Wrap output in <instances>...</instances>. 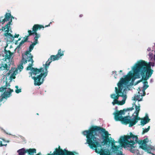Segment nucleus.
<instances>
[{"label": "nucleus", "mask_w": 155, "mask_h": 155, "mask_svg": "<svg viewBox=\"0 0 155 155\" xmlns=\"http://www.w3.org/2000/svg\"><path fill=\"white\" fill-rule=\"evenodd\" d=\"M82 134L87 138L85 144H88L91 148L100 155H123L120 147L115 145L117 142L109 137L110 134L104 129L95 126L84 131Z\"/></svg>", "instance_id": "nucleus-1"}, {"label": "nucleus", "mask_w": 155, "mask_h": 155, "mask_svg": "<svg viewBox=\"0 0 155 155\" xmlns=\"http://www.w3.org/2000/svg\"><path fill=\"white\" fill-rule=\"evenodd\" d=\"M148 55V64L144 61L140 60L135 64L133 68L136 74V78H140L141 75L142 79L144 81H147L151 77L153 70L151 69V66H154L155 64V54L153 56V53L150 52Z\"/></svg>", "instance_id": "nucleus-2"}, {"label": "nucleus", "mask_w": 155, "mask_h": 155, "mask_svg": "<svg viewBox=\"0 0 155 155\" xmlns=\"http://www.w3.org/2000/svg\"><path fill=\"white\" fill-rule=\"evenodd\" d=\"M130 81L125 80L124 78H121L120 81L117 84L118 87H115L116 94L110 95V97L114 99L112 103L113 105L116 104L122 105L125 103L127 98L126 94L127 90H130L132 86L133 85L132 83H129Z\"/></svg>", "instance_id": "nucleus-3"}, {"label": "nucleus", "mask_w": 155, "mask_h": 155, "mask_svg": "<svg viewBox=\"0 0 155 155\" xmlns=\"http://www.w3.org/2000/svg\"><path fill=\"white\" fill-rule=\"evenodd\" d=\"M52 61H50L49 59L45 64V72L44 69L41 68L40 69L35 68L33 67L31 68L30 70L31 72L29 74L30 75L29 77H31L32 79L34 80V85L35 86H39L42 84L44 81V78L47 75L48 68Z\"/></svg>", "instance_id": "nucleus-4"}, {"label": "nucleus", "mask_w": 155, "mask_h": 155, "mask_svg": "<svg viewBox=\"0 0 155 155\" xmlns=\"http://www.w3.org/2000/svg\"><path fill=\"white\" fill-rule=\"evenodd\" d=\"M130 135L127 136L125 137H121L118 140V142L121 144L127 142L130 143H133L134 142H138L140 145V147L147 151L148 153H151L153 155L152 153L153 151V147L151 146L147 145V143L148 142L147 139L138 140L137 136L133 135L132 133H130Z\"/></svg>", "instance_id": "nucleus-5"}, {"label": "nucleus", "mask_w": 155, "mask_h": 155, "mask_svg": "<svg viewBox=\"0 0 155 155\" xmlns=\"http://www.w3.org/2000/svg\"><path fill=\"white\" fill-rule=\"evenodd\" d=\"M35 45L32 44L22 54V59L21 62L18 65V68L21 71L23 68V64H25L28 62H29L28 66L27 67V70H29L33 66L34 61L33 59V56L30 52L33 50Z\"/></svg>", "instance_id": "nucleus-6"}, {"label": "nucleus", "mask_w": 155, "mask_h": 155, "mask_svg": "<svg viewBox=\"0 0 155 155\" xmlns=\"http://www.w3.org/2000/svg\"><path fill=\"white\" fill-rule=\"evenodd\" d=\"M135 107V110L132 116H127V124H129V127H132L135 125L138 120L140 119V118L138 117V114L140 110V106L139 104L137 106L134 104Z\"/></svg>", "instance_id": "nucleus-7"}, {"label": "nucleus", "mask_w": 155, "mask_h": 155, "mask_svg": "<svg viewBox=\"0 0 155 155\" xmlns=\"http://www.w3.org/2000/svg\"><path fill=\"white\" fill-rule=\"evenodd\" d=\"M134 109V108L132 107L127 108L123 110H120L119 112L117 111V107H116L115 108V112L113 113V114L114 115V118L116 121H121L123 122L124 123L127 124V116L123 117L122 115H124L125 113L131 111Z\"/></svg>", "instance_id": "nucleus-8"}, {"label": "nucleus", "mask_w": 155, "mask_h": 155, "mask_svg": "<svg viewBox=\"0 0 155 155\" xmlns=\"http://www.w3.org/2000/svg\"><path fill=\"white\" fill-rule=\"evenodd\" d=\"M11 63L8 62V64H5V63H2L1 64H0V69L2 70H5L7 71H8V72L6 74L7 76H8L10 75V78L12 77L13 75H15L16 74L18 73V70H20L18 69V68H13V67L11 68V70H9L10 68V64H11Z\"/></svg>", "instance_id": "nucleus-9"}, {"label": "nucleus", "mask_w": 155, "mask_h": 155, "mask_svg": "<svg viewBox=\"0 0 155 155\" xmlns=\"http://www.w3.org/2000/svg\"><path fill=\"white\" fill-rule=\"evenodd\" d=\"M9 86H10V84L8 83L7 82H6L5 85L0 88V93H1L2 94L0 99L1 101H2L3 98L5 97H9V95L13 91L12 90L9 88H8V87H9Z\"/></svg>", "instance_id": "nucleus-10"}, {"label": "nucleus", "mask_w": 155, "mask_h": 155, "mask_svg": "<svg viewBox=\"0 0 155 155\" xmlns=\"http://www.w3.org/2000/svg\"><path fill=\"white\" fill-rule=\"evenodd\" d=\"M9 20L10 21L5 26L4 30L5 32H9L10 31L11 32H12V31L10 28V25L11 22H12V16L10 13H6L5 15V18L2 21V23L3 24L6 21Z\"/></svg>", "instance_id": "nucleus-11"}, {"label": "nucleus", "mask_w": 155, "mask_h": 155, "mask_svg": "<svg viewBox=\"0 0 155 155\" xmlns=\"http://www.w3.org/2000/svg\"><path fill=\"white\" fill-rule=\"evenodd\" d=\"M137 91H138V94H135L134 97V100L135 101H141L142 100L143 96L144 95H141L143 93H140V90L138 89H137Z\"/></svg>", "instance_id": "nucleus-12"}, {"label": "nucleus", "mask_w": 155, "mask_h": 155, "mask_svg": "<svg viewBox=\"0 0 155 155\" xmlns=\"http://www.w3.org/2000/svg\"><path fill=\"white\" fill-rule=\"evenodd\" d=\"M143 88L139 87L138 89L140 90V91H142V93H143L142 95H145L146 94L145 90L149 87V86L148 85V82L147 81L143 82Z\"/></svg>", "instance_id": "nucleus-13"}, {"label": "nucleus", "mask_w": 155, "mask_h": 155, "mask_svg": "<svg viewBox=\"0 0 155 155\" xmlns=\"http://www.w3.org/2000/svg\"><path fill=\"white\" fill-rule=\"evenodd\" d=\"M13 54L9 51H7L5 49L4 51V54L3 56L5 57V58L10 59L13 58Z\"/></svg>", "instance_id": "nucleus-14"}, {"label": "nucleus", "mask_w": 155, "mask_h": 155, "mask_svg": "<svg viewBox=\"0 0 155 155\" xmlns=\"http://www.w3.org/2000/svg\"><path fill=\"white\" fill-rule=\"evenodd\" d=\"M150 120L149 118L148 115L146 114L145 117L143 118V120H141V125L143 126L147 123H148Z\"/></svg>", "instance_id": "nucleus-15"}, {"label": "nucleus", "mask_w": 155, "mask_h": 155, "mask_svg": "<svg viewBox=\"0 0 155 155\" xmlns=\"http://www.w3.org/2000/svg\"><path fill=\"white\" fill-rule=\"evenodd\" d=\"M7 32V33L5 34V35L6 36L7 40L9 41H12L14 40V37L10 33H8V32Z\"/></svg>", "instance_id": "nucleus-16"}, {"label": "nucleus", "mask_w": 155, "mask_h": 155, "mask_svg": "<svg viewBox=\"0 0 155 155\" xmlns=\"http://www.w3.org/2000/svg\"><path fill=\"white\" fill-rule=\"evenodd\" d=\"M127 142H126L125 143L123 144V146L124 147L127 148V147H129L130 148H131V147H134L135 146H134V144L135 143H138V142H134V143H131L132 144L128 143Z\"/></svg>", "instance_id": "nucleus-17"}, {"label": "nucleus", "mask_w": 155, "mask_h": 155, "mask_svg": "<svg viewBox=\"0 0 155 155\" xmlns=\"http://www.w3.org/2000/svg\"><path fill=\"white\" fill-rule=\"evenodd\" d=\"M133 75V74L132 71H130L128 73V75L124 76V77H125V78L124 79L125 80L130 81L132 78Z\"/></svg>", "instance_id": "nucleus-18"}, {"label": "nucleus", "mask_w": 155, "mask_h": 155, "mask_svg": "<svg viewBox=\"0 0 155 155\" xmlns=\"http://www.w3.org/2000/svg\"><path fill=\"white\" fill-rule=\"evenodd\" d=\"M17 152L18 153V155H25L26 151L24 148H22L18 150L17 151Z\"/></svg>", "instance_id": "nucleus-19"}, {"label": "nucleus", "mask_w": 155, "mask_h": 155, "mask_svg": "<svg viewBox=\"0 0 155 155\" xmlns=\"http://www.w3.org/2000/svg\"><path fill=\"white\" fill-rule=\"evenodd\" d=\"M135 148V147L134 148V147H131L129 149L130 151L132 152V153L135 154V155H138L139 153V152L138 150L136 149H135L134 148Z\"/></svg>", "instance_id": "nucleus-20"}, {"label": "nucleus", "mask_w": 155, "mask_h": 155, "mask_svg": "<svg viewBox=\"0 0 155 155\" xmlns=\"http://www.w3.org/2000/svg\"><path fill=\"white\" fill-rule=\"evenodd\" d=\"M44 27L41 25H39L38 24H36L34 25L33 26L32 28L33 30H35L37 31L38 29H40L42 28H43Z\"/></svg>", "instance_id": "nucleus-21"}, {"label": "nucleus", "mask_w": 155, "mask_h": 155, "mask_svg": "<svg viewBox=\"0 0 155 155\" xmlns=\"http://www.w3.org/2000/svg\"><path fill=\"white\" fill-rule=\"evenodd\" d=\"M40 35H38V36H35L34 38V40L32 43L34 45H35L36 44L38 43V39L40 37Z\"/></svg>", "instance_id": "nucleus-22"}, {"label": "nucleus", "mask_w": 155, "mask_h": 155, "mask_svg": "<svg viewBox=\"0 0 155 155\" xmlns=\"http://www.w3.org/2000/svg\"><path fill=\"white\" fill-rule=\"evenodd\" d=\"M49 59L50 61H52L58 60V57L56 56V55H52Z\"/></svg>", "instance_id": "nucleus-23"}, {"label": "nucleus", "mask_w": 155, "mask_h": 155, "mask_svg": "<svg viewBox=\"0 0 155 155\" xmlns=\"http://www.w3.org/2000/svg\"><path fill=\"white\" fill-rule=\"evenodd\" d=\"M134 65L132 68V69L133 71L134 72V73L135 74V77H134V78H131L132 81H131V83H132L133 84V83H134V80H135V78H140V76H141V75H140V77L139 78H136V73L135 72V71H134V69H133V68H134Z\"/></svg>", "instance_id": "nucleus-24"}, {"label": "nucleus", "mask_w": 155, "mask_h": 155, "mask_svg": "<svg viewBox=\"0 0 155 155\" xmlns=\"http://www.w3.org/2000/svg\"><path fill=\"white\" fill-rule=\"evenodd\" d=\"M61 49H60L58 51V54L56 55V56L58 57V58L61 56H62L64 55V54L63 52H61Z\"/></svg>", "instance_id": "nucleus-25"}, {"label": "nucleus", "mask_w": 155, "mask_h": 155, "mask_svg": "<svg viewBox=\"0 0 155 155\" xmlns=\"http://www.w3.org/2000/svg\"><path fill=\"white\" fill-rule=\"evenodd\" d=\"M26 37H24L23 38V39L21 41L20 43L23 44L25 42H26L28 39V36H25Z\"/></svg>", "instance_id": "nucleus-26"}, {"label": "nucleus", "mask_w": 155, "mask_h": 155, "mask_svg": "<svg viewBox=\"0 0 155 155\" xmlns=\"http://www.w3.org/2000/svg\"><path fill=\"white\" fill-rule=\"evenodd\" d=\"M15 88L17 89L15 90V92L17 93H19L21 92V89H18V86H15Z\"/></svg>", "instance_id": "nucleus-27"}, {"label": "nucleus", "mask_w": 155, "mask_h": 155, "mask_svg": "<svg viewBox=\"0 0 155 155\" xmlns=\"http://www.w3.org/2000/svg\"><path fill=\"white\" fill-rule=\"evenodd\" d=\"M38 35H40L39 34H37V31H35V30H32V35L33 36L35 35V36H38Z\"/></svg>", "instance_id": "nucleus-28"}, {"label": "nucleus", "mask_w": 155, "mask_h": 155, "mask_svg": "<svg viewBox=\"0 0 155 155\" xmlns=\"http://www.w3.org/2000/svg\"><path fill=\"white\" fill-rule=\"evenodd\" d=\"M23 44L20 42V44H19V45L16 48V50H18V51L19 49H21V46Z\"/></svg>", "instance_id": "nucleus-29"}, {"label": "nucleus", "mask_w": 155, "mask_h": 155, "mask_svg": "<svg viewBox=\"0 0 155 155\" xmlns=\"http://www.w3.org/2000/svg\"><path fill=\"white\" fill-rule=\"evenodd\" d=\"M150 129V127L149 126L147 128H145V129L143 130V132L144 133L147 132Z\"/></svg>", "instance_id": "nucleus-30"}, {"label": "nucleus", "mask_w": 155, "mask_h": 155, "mask_svg": "<svg viewBox=\"0 0 155 155\" xmlns=\"http://www.w3.org/2000/svg\"><path fill=\"white\" fill-rule=\"evenodd\" d=\"M112 74L114 75L115 78H117L116 76H117V74H116V71L113 72Z\"/></svg>", "instance_id": "nucleus-31"}, {"label": "nucleus", "mask_w": 155, "mask_h": 155, "mask_svg": "<svg viewBox=\"0 0 155 155\" xmlns=\"http://www.w3.org/2000/svg\"><path fill=\"white\" fill-rule=\"evenodd\" d=\"M58 150H59L60 151L61 150H62L64 153H65V155H67V153H68V152H69V151H68V150H66V149H64V151H65V152H64L62 150H58V149H57Z\"/></svg>", "instance_id": "nucleus-32"}, {"label": "nucleus", "mask_w": 155, "mask_h": 155, "mask_svg": "<svg viewBox=\"0 0 155 155\" xmlns=\"http://www.w3.org/2000/svg\"><path fill=\"white\" fill-rule=\"evenodd\" d=\"M28 32L29 33V35L30 36L32 35V31L31 30H28Z\"/></svg>", "instance_id": "nucleus-33"}, {"label": "nucleus", "mask_w": 155, "mask_h": 155, "mask_svg": "<svg viewBox=\"0 0 155 155\" xmlns=\"http://www.w3.org/2000/svg\"><path fill=\"white\" fill-rule=\"evenodd\" d=\"M67 155H74V154L71 152H68V153H67Z\"/></svg>", "instance_id": "nucleus-34"}, {"label": "nucleus", "mask_w": 155, "mask_h": 155, "mask_svg": "<svg viewBox=\"0 0 155 155\" xmlns=\"http://www.w3.org/2000/svg\"><path fill=\"white\" fill-rule=\"evenodd\" d=\"M19 34H15V35H14V38H18L19 36Z\"/></svg>", "instance_id": "nucleus-35"}, {"label": "nucleus", "mask_w": 155, "mask_h": 155, "mask_svg": "<svg viewBox=\"0 0 155 155\" xmlns=\"http://www.w3.org/2000/svg\"><path fill=\"white\" fill-rule=\"evenodd\" d=\"M2 144V142L1 141H0V147L4 146V145H3Z\"/></svg>", "instance_id": "nucleus-36"}, {"label": "nucleus", "mask_w": 155, "mask_h": 155, "mask_svg": "<svg viewBox=\"0 0 155 155\" xmlns=\"http://www.w3.org/2000/svg\"><path fill=\"white\" fill-rule=\"evenodd\" d=\"M151 50V48L150 47L148 48L147 49V51H150Z\"/></svg>", "instance_id": "nucleus-37"}, {"label": "nucleus", "mask_w": 155, "mask_h": 155, "mask_svg": "<svg viewBox=\"0 0 155 155\" xmlns=\"http://www.w3.org/2000/svg\"><path fill=\"white\" fill-rule=\"evenodd\" d=\"M141 80H139L137 82V83L136 84H135V85L138 84V83H139L141 81Z\"/></svg>", "instance_id": "nucleus-38"}, {"label": "nucleus", "mask_w": 155, "mask_h": 155, "mask_svg": "<svg viewBox=\"0 0 155 155\" xmlns=\"http://www.w3.org/2000/svg\"><path fill=\"white\" fill-rule=\"evenodd\" d=\"M153 82V79H151L150 80V83H152Z\"/></svg>", "instance_id": "nucleus-39"}, {"label": "nucleus", "mask_w": 155, "mask_h": 155, "mask_svg": "<svg viewBox=\"0 0 155 155\" xmlns=\"http://www.w3.org/2000/svg\"><path fill=\"white\" fill-rule=\"evenodd\" d=\"M82 16H83V15H79V17H82Z\"/></svg>", "instance_id": "nucleus-40"}, {"label": "nucleus", "mask_w": 155, "mask_h": 155, "mask_svg": "<svg viewBox=\"0 0 155 155\" xmlns=\"http://www.w3.org/2000/svg\"><path fill=\"white\" fill-rule=\"evenodd\" d=\"M49 26H50V25H49V24L48 25L46 26L45 27H49Z\"/></svg>", "instance_id": "nucleus-41"}, {"label": "nucleus", "mask_w": 155, "mask_h": 155, "mask_svg": "<svg viewBox=\"0 0 155 155\" xmlns=\"http://www.w3.org/2000/svg\"><path fill=\"white\" fill-rule=\"evenodd\" d=\"M21 39V38H19L18 39V41H20V40Z\"/></svg>", "instance_id": "nucleus-42"}, {"label": "nucleus", "mask_w": 155, "mask_h": 155, "mask_svg": "<svg viewBox=\"0 0 155 155\" xmlns=\"http://www.w3.org/2000/svg\"><path fill=\"white\" fill-rule=\"evenodd\" d=\"M1 22L2 23V21L1 22V18H0V23H1Z\"/></svg>", "instance_id": "nucleus-43"}, {"label": "nucleus", "mask_w": 155, "mask_h": 155, "mask_svg": "<svg viewBox=\"0 0 155 155\" xmlns=\"http://www.w3.org/2000/svg\"><path fill=\"white\" fill-rule=\"evenodd\" d=\"M4 132H5L6 134H8V133H6V132H5V130H4Z\"/></svg>", "instance_id": "nucleus-44"}, {"label": "nucleus", "mask_w": 155, "mask_h": 155, "mask_svg": "<svg viewBox=\"0 0 155 155\" xmlns=\"http://www.w3.org/2000/svg\"><path fill=\"white\" fill-rule=\"evenodd\" d=\"M52 23V22H51L49 24V25H50V24H51Z\"/></svg>", "instance_id": "nucleus-45"}, {"label": "nucleus", "mask_w": 155, "mask_h": 155, "mask_svg": "<svg viewBox=\"0 0 155 155\" xmlns=\"http://www.w3.org/2000/svg\"><path fill=\"white\" fill-rule=\"evenodd\" d=\"M17 41H16V42H15V44H17Z\"/></svg>", "instance_id": "nucleus-46"}, {"label": "nucleus", "mask_w": 155, "mask_h": 155, "mask_svg": "<svg viewBox=\"0 0 155 155\" xmlns=\"http://www.w3.org/2000/svg\"><path fill=\"white\" fill-rule=\"evenodd\" d=\"M3 145H4V146H6L7 145V144H3Z\"/></svg>", "instance_id": "nucleus-47"}, {"label": "nucleus", "mask_w": 155, "mask_h": 155, "mask_svg": "<svg viewBox=\"0 0 155 155\" xmlns=\"http://www.w3.org/2000/svg\"><path fill=\"white\" fill-rule=\"evenodd\" d=\"M122 72V70H120V72Z\"/></svg>", "instance_id": "nucleus-48"}, {"label": "nucleus", "mask_w": 155, "mask_h": 155, "mask_svg": "<svg viewBox=\"0 0 155 155\" xmlns=\"http://www.w3.org/2000/svg\"><path fill=\"white\" fill-rule=\"evenodd\" d=\"M12 18H14L13 17H12Z\"/></svg>", "instance_id": "nucleus-49"}, {"label": "nucleus", "mask_w": 155, "mask_h": 155, "mask_svg": "<svg viewBox=\"0 0 155 155\" xmlns=\"http://www.w3.org/2000/svg\"><path fill=\"white\" fill-rule=\"evenodd\" d=\"M140 93H142V91H140Z\"/></svg>", "instance_id": "nucleus-50"}, {"label": "nucleus", "mask_w": 155, "mask_h": 155, "mask_svg": "<svg viewBox=\"0 0 155 155\" xmlns=\"http://www.w3.org/2000/svg\"><path fill=\"white\" fill-rule=\"evenodd\" d=\"M37 115H38V113H37Z\"/></svg>", "instance_id": "nucleus-51"}, {"label": "nucleus", "mask_w": 155, "mask_h": 155, "mask_svg": "<svg viewBox=\"0 0 155 155\" xmlns=\"http://www.w3.org/2000/svg\"><path fill=\"white\" fill-rule=\"evenodd\" d=\"M153 155H155V154H153Z\"/></svg>", "instance_id": "nucleus-52"}]
</instances>
